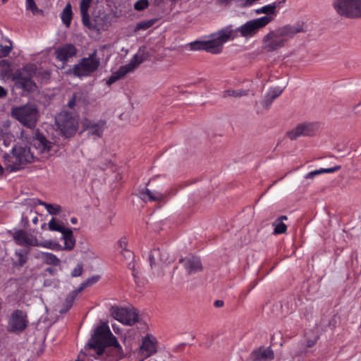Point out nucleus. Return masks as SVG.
<instances>
[{
    "label": "nucleus",
    "instance_id": "1",
    "mask_svg": "<svg viewBox=\"0 0 361 361\" xmlns=\"http://www.w3.org/2000/svg\"><path fill=\"white\" fill-rule=\"evenodd\" d=\"M113 334L107 322L101 321L92 330L90 338L85 345V351H92L96 358L111 361Z\"/></svg>",
    "mask_w": 361,
    "mask_h": 361
},
{
    "label": "nucleus",
    "instance_id": "2",
    "mask_svg": "<svg viewBox=\"0 0 361 361\" xmlns=\"http://www.w3.org/2000/svg\"><path fill=\"white\" fill-rule=\"evenodd\" d=\"M305 32V23L298 21L293 25L287 24L269 31L262 39V49L272 52L283 47L286 43L300 32Z\"/></svg>",
    "mask_w": 361,
    "mask_h": 361
},
{
    "label": "nucleus",
    "instance_id": "3",
    "mask_svg": "<svg viewBox=\"0 0 361 361\" xmlns=\"http://www.w3.org/2000/svg\"><path fill=\"white\" fill-rule=\"evenodd\" d=\"M231 31L229 27H224L210 35L208 40L195 41L190 43V47L193 51H205L212 54L222 52L223 45L229 41Z\"/></svg>",
    "mask_w": 361,
    "mask_h": 361
},
{
    "label": "nucleus",
    "instance_id": "4",
    "mask_svg": "<svg viewBox=\"0 0 361 361\" xmlns=\"http://www.w3.org/2000/svg\"><path fill=\"white\" fill-rule=\"evenodd\" d=\"M273 19L274 18L271 16H262L249 20L235 30L233 29V25H227L226 27H229V30L231 31L229 40H233L237 37L238 33H240L241 37H251L254 36L259 29L268 25Z\"/></svg>",
    "mask_w": 361,
    "mask_h": 361
},
{
    "label": "nucleus",
    "instance_id": "5",
    "mask_svg": "<svg viewBox=\"0 0 361 361\" xmlns=\"http://www.w3.org/2000/svg\"><path fill=\"white\" fill-rule=\"evenodd\" d=\"M4 159L6 169L14 171L19 170L22 165L30 163L33 160V155L30 148L14 146L11 154L5 155Z\"/></svg>",
    "mask_w": 361,
    "mask_h": 361
},
{
    "label": "nucleus",
    "instance_id": "6",
    "mask_svg": "<svg viewBox=\"0 0 361 361\" xmlns=\"http://www.w3.org/2000/svg\"><path fill=\"white\" fill-rule=\"evenodd\" d=\"M11 116L23 126L34 128L39 118L37 109L33 104H25L20 106L13 107Z\"/></svg>",
    "mask_w": 361,
    "mask_h": 361
},
{
    "label": "nucleus",
    "instance_id": "7",
    "mask_svg": "<svg viewBox=\"0 0 361 361\" xmlns=\"http://www.w3.org/2000/svg\"><path fill=\"white\" fill-rule=\"evenodd\" d=\"M97 50H94L87 57L81 59L78 63L73 66L70 73L78 78L91 75L100 66V60L97 56Z\"/></svg>",
    "mask_w": 361,
    "mask_h": 361
},
{
    "label": "nucleus",
    "instance_id": "8",
    "mask_svg": "<svg viewBox=\"0 0 361 361\" xmlns=\"http://www.w3.org/2000/svg\"><path fill=\"white\" fill-rule=\"evenodd\" d=\"M56 123L66 137L75 134L78 128V115L77 112L62 110L56 116Z\"/></svg>",
    "mask_w": 361,
    "mask_h": 361
},
{
    "label": "nucleus",
    "instance_id": "9",
    "mask_svg": "<svg viewBox=\"0 0 361 361\" xmlns=\"http://www.w3.org/2000/svg\"><path fill=\"white\" fill-rule=\"evenodd\" d=\"M12 237L16 244L24 247H43L51 249H56L60 245L58 243H53L51 241L40 243L37 237L25 230L19 229L14 231Z\"/></svg>",
    "mask_w": 361,
    "mask_h": 361
},
{
    "label": "nucleus",
    "instance_id": "10",
    "mask_svg": "<svg viewBox=\"0 0 361 361\" xmlns=\"http://www.w3.org/2000/svg\"><path fill=\"white\" fill-rule=\"evenodd\" d=\"M333 7L341 16L348 18H361V0H335Z\"/></svg>",
    "mask_w": 361,
    "mask_h": 361
},
{
    "label": "nucleus",
    "instance_id": "11",
    "mask_svg": "<svg viewBox=\"0 0 361 361\" xmlns=\"http://www.w3.org/2000/svg\"><path fill=\"white\" fill-rule=\"evenodd\" d=\"M36 68L33 65L25 66L23 69L16 71L13 75V80L17 87L27 92H33L36 85L32 80Z\"/></svg>",
    "mask_w": 361,
    "mask_h": 361
},
{
    "label": "nucleus",
    "instance_id": "12",
    "mask_svg": "<svg viewBox=\"0 0 361 361\" xmlns=\"http://www.w3.org/2000/svg\"><path fill=\"white\" fill-rule=\"evenodd\" d=\"M114 319L125 325L133 326L139 322V312L129 303L114 306Z\"/></svg>",
    "mask_w": 361,
    "mask_h": 361
},
{
    "label": "nucleus",
    "instance_id": "13",
    "mask_svg": "<svg viewBox=\"0 0 361 361\" xmlns=\"http://www.w3.org/2000/svg\"><path fill=\"white\" fill-rule=\"evenodd\" d=\"M28 323L26 312L20 310H16L11 314L8 319L7 331L19 334L27 327Z\"/></svg>",
    "mask_w": 361,
    "mask_h": 361
},
{
    "label": "nucleus",
    "instance_id": "14",
    "mask_svg": "<svg viewBox=\"0 0 361 361\" xmlns=\"http://www.w3.org/2000/svg\"><path fill=\"white\" fill-rule=\"evenodd\" d=\"M157 352V338L151 334H147L146 336L142 337V343L137 350V359L140 361H143Z\"/></svg>",
    "mask_w": 361,
    "mask_h": 361
},
{
    "label": "nucleus",
    "instance_id": "15",
    "mask_svg": "<svg viewBox=\"0 0 361 361\" xmlns=\"http://www.w3.org/2000/svg\"><path fill=\"white\" fill-rule=\"evenodd\" d=\"M145 49L144 47H140L128 64L121 66L117 71L114 72V81L133 71L136 67L145 60Z\"/></svg>",
    "mask_w": 361,
    "mask_h": 361
},
{
    "label": "nucleus",
    "instance_id": "16",
    "mask_svg": "<svg viewBox=\"0 0 361 361\" xmlns=\"http://www.w3.org/2000/svg\"><path fill=\"white\" fill-rule=\"evenodd\" d=\"M318 126L314 123H302L296 126L287 133V136L295 140L301 136H312L317 130Z\"/></svg>",
    "mask_w": 361,
    "mask_h": 361
},
{
    "label": "nucleus",
    "instance_id": "17",
    "mask_svg": "<svg viewBox=\"0 0 361 361\" xmlns=\"http://www.w3.org/2000/svg\"><path fill=\"white\" fill-rule=\"evenodd\" d=\"M82 126L84 130L87 131L89 136L99 137L103 133L105 122L102 121L94 122L89 119H84L82 121Z\"/></svg>",
    "mask_w": 361,
    "mask_h": 361
},
{
    "label": "nucleus",
    "instance_id": "18",
    "mask_svg": "<svg viewBox=\"0 0 361 361\" xmlns=\"http://www.w3.org/2000/svg\"><path fill=\"white\" fill-rule=\"evenodd\" d=\"M52 145L53 143L47 140L39 132L36 133L32 142V147L35 149L39 154H48Z\"/></svg>",
    "mask_w": 361,
    "mask_h": 361
},
{
    "label": "nucleus",
    "instance_id": "19",
    "mask_svg": "<svg viewBox=\"0 0 361 361\" xmlns=\"http://www.w3.org/2000/svg\"><path fill=\"white\" fill-rule=\"evenodd\" d=\"M179 262L183 264L186 271L189 274H192L202 270V265L199 257L195 256H189L182 258Z\"/></svg>",
    "mask_w": 361,
    "mask_h": 361
},
{
    "label": "nucleus",
    "instance_id": "20",
    "mask_svg": "<svg viewBox=\"0 0 361 361\" xmlns=\"http://www.w3.org/2000/svg\"><path fill=\"white\" fill-rule=\"evenodd\" d=\"M77 51V49L73 44H66L62 47H58L55 51V54L56 59L65 64L69 59L76 55Z\"/></svg>",
    "mask_w": 361,
    "mask_h": 361
},
{
    "label": "nucleus",
    "instance_id": "21",
    "mask_svg": "<svg viewBox=\"0 0 361 361\" xmlns=\"http://www.w3.org/2000/svg\"><path fill=\"white\" fill-rule=\"evenodd\" d=\"M156 259H159L161 262L169 264L173 262V257H171L166 250L159 248L153 249L149 254V261L151 268L155 264Z\"/></svg>",
    "mask_w": 361,
    "mask_h": 361
},
{
    "label": "nucleus",
    "instance_id": "22",
    "mask_svg": "<svg viewBox=\"0 0 361 361\" xmlns=\"http://www.w3.org/2000/svg\"><path fill=\"white\" fill-rule=\"evenodd\" d=\"M87 99L82 91H77L73 92L68 99L66 106L76 112L81 106L86 105Z\"/></svg>",
    "mask_w": 361,
    "mask_h": 361
},
{
    "label": "nucleus",
    "instance_id": "23",
    "mask_svg": "<svg viewBox=\"0 0 361 361\" xmlns=\"http://www.w3.org/2000/svg\"><path fill=\"white\" fill-rule=\"evenodd\" d=\"M127 245L128 241L126 238H122L118 242V248L121 249L119 256L125 264H127V262L133 261L135 259L134 253L126 248Z\"/></svg>",
    "mask_w": 361,
    "mask_h": 361
},
{
    "label": "nucleus",
    "instance_id": "24",
    "mask_svg": "<svg viewBox=\"0 0 361 361\" xmlns=\"http://www.w3.org/2000/svg\"><path fill=\"white\" fill-rule=\"evenodd\" d=\"M92 0H81L80 3V10L82 17V24L89 28L92 27L90 15L88 13Z\"/></svg>",
    "mask_w": 361,
    "mask_h": 361
},
{
    "label": "nucleus",
    "instance_id": "25",
    "mask_svg": "<svg viewBox=\"0 0 361 361\" xmlns=\"http://www.w3.org/2000/svg\"><path fill=\"white\" fill-rule=\"evenodd\" d=\"M253 359H258L259 361L272 360L274 357V352L270 348L260 347L257 350L252 353Z\"/></svg>",
    "mask_w": 361,
    "mask_h": 361
},
{
    "label": "nucleus",
    "instance_id": "26",
    "mask_svg": "<svg viewBox=\"0 0 361 361\" xmlns=\"http://www.w3.org/2000/svg\"><path fill=\"white\" fill-rule=\"evenodd\" d=\"M140 197L145 202H159L163 200L164 195L160 191L145 188L140 192Z\"/></svg>",
    "mask_w": 361,
    "mask_h": 361
},
{
    "label": "nucleus",
    "instance_id": "27",
    "mask_svg": "<svg viewBox=\"0 0 361 361\" xmlns=\"http://www.w3.org/2000/svg\"><path fill=\"white\" fill-rule=\"evenodd\" d=\"M63 239L64 240V250H71L75 245V240L73 236V231L70 228H67L62 233Z\"/></svg>",
    "mask_w": 361,
    "mask_h": 361
},
{
    "label": "nucleus",
    "instance_id": "28",
    "mask_svg": "<svg viewBox=\"0 0 361 361\" xmlns=\"http://www.w3.org/2000/svg\"><path fill=\"white\" fill-rule=\"evenodd\" d=\"M42 262L54 267H60L61 260L55 255L50 252H43L42 254Z\"/></svg>",
    "mask_w": 361,
    "mask_h": 361
},
{
    "label": "nucleus",
    "instance_id": "29",
    "mask_svg": "<svg viewBox=\"0 0 361 361\" xmlns=\"http://www.w3.org/2000/svg\"><path fill=\"white\" fill-rule=\"evenodd\" d=\"M61 18L62 22L66 25V26L69 27L73 18L72 8L70 3H68L66 5L65 8L61 13Z\"/></svg>",
    "mask_w": 361,
    "mask_h": 361
},
{
    "label": "nucleus",
    "instance_id": "30",
    "mask_svg": "<svg viewBox=\"0 0 361 361\" xmlns=\"http://www.w3.org/2000/svg\"><path fill=\"white\" fill-rule=\"evenodd\" d=\"M125 345H126V339L123 340ZM130 351V348L126 346V353H124L122 346L120 345L117 339L114 337V358L120 360L123 358L126 354Z\"/></svg>",
    "mask_w": 361,
    "mask_h": 361
},
{
    "label": "nucleus",
    "instance_id": "31",
    "mask_svg": "<svg viewBox=\"0 0 361 361\" xmlns=\"http://www.w3.org/2000/svg\"><path fill=\"white\" fill-rule=\"evenodd\" d=\"M78 293L79 291L76 290L67 295L63 303V307L59 310L61 314H65L69 310V309L72 307L75 297Z\"/></svg>",
    "mask_w": 361,
    "mask_h": 361
},
{
    "label": "nucleus",
    "instance_id": "32",
    "mask_svg": "<svg viewBox=\"0 0 361 361\" xmlns=\"http://www.w3.org/2000/svg\"><path fill=\"white\" fill-rule=\"evenodd\" d=\"M340 169H341V166H336L332 168L320 169L318 170H314V171L307 173L305 176V178L313 179L316 176L320 175L324 173H334L335 171H337Z\"/></svg>",
    "mask_w": 361,
    "mask_h": 361
},
{
    "label": "nucleus",
    "instance_id": "33",
    "mask_svg": "<svg viewBox=\"0 0 361 361\" xmlns=\"http://www.w3.org/2000/svg\"><path fill=\"white\" fill-rule=\"evenodd\" d=\"M255 13L257 14L264 13L267 15L266 16H271V15L276 16L277 15V11L275 10V6L272 3L256 9Z\"/></svg>",
    "mask_w": 361,
    "mask_h": 361
},
{
    "label": "nucleus",
    "instance_id": "34",
    "mask_svg": "<svg viewBox=\"0 0 361 361\" xmlns=\"http://www.w3.org/2000/svg\"><path fill=\"white\" fill-rule=\"evenodd\" d=\"M248 94L247 90H226L222 92V97L226 98L228 97H240Z\"/></svg>",
    "mask_w": 361,
    "mask_h": 361
},
{
    "label": "nucleus",
    "instance_id": "35",
    "mask_svg": "<svg viewBox=\"0 0 361 361\" xmlns=\"http://www.w3.org/2000/svg\"><path fill=\"white\" fill-rule=\"evenodd\" d=\"M48 228L50 231H59L60 233H63L67 228H66L62 222L57 221L54 218H52L49 224Z\"/></svg>",
    "mask_w": 361,
    "mask_h": 361
},
{
    "label": "nucleus",
    "instance_id": "36",
    "mask_svg": "<svg viewBox=\"0 0 361 361\" xmlns=\"http://www.w3.org/2000/svg\"><path fill=\"white\" fill-rule=\"evenodd\" d=\"M273 226H274V234L279 235L285 233L287 231V226L281 221H275L273 223Z\"/></svg>",
    "mask_w": 361,
    "mask_h": 361
},
{
    "label": "nucleus",
    "instance_id": "37",
    "mask_svg": "<svg viewBox=\"0 0 361 361\" xmlns=\"http://www.w3.org/2000/svg\"><path fill=\"white\" fill-rule=\"evenodd\" d=\"M126 266L131 271L132 276L134 277V279L136 281V279L139 278L140 273L137 262L134 259L133 261L127 262Z\"/></svg>",
    "mask_w": 361,
    "mask_h": 361
},
{
    "label": "nucleus",
    "instance_id": "38",
    "mask_svg": "<svg viewBox=\"0 0 361 361\" xmlns=\"http://www.w3.org/2000/svg\"><path fill=\"white\" fill-rule=\"evenodd\" d=\"M16 255L17 257L16 261L14 262L16 265H18L19 267H23L27 262V257L26 256V253L23 250L16 251Z\"/></svg>",
    "mask_w": 361,
    "mask_h": 361
},
{
    "label": "nucleus",
    "instance_id": "39",
    "mask_svg": "<svg viewBox=\"0 0 361 361\" xmlns=\"http://www.w3.org/2000/svg\"><path fill=\"white\" fill-rule=\"evenodd\" d=\"M99 280V276H94L90 279H87L86 281H85L83 283H82L80 286V287L78 288V291L80 292L82 291L84 288L88 287V286H90L93 284H94L95 283H97Z\"/></svg>",
    "mask_w": 361,
    "mask_h": 361
},
{
    "label": "nucleus",
    "instance_id": "40",
    "mask_svg": "<svg viewBox=\"0 0 361 361\" xmlns=\"http://www.w3.org/2000/svg\"><path fill=\"white\" fill-rule=\"evenodd\" d=\"M283 90L284 88H281L280 87H271L268 90L267 94L271 97V99H275L282 94Z\"/></svg>",
    "mask_w": 361,
    "mask_h": 361
},
{
    "label": "nucleus",
    "instance_id": "41",
    "mask_svg": "<svg viewBox=\"0 0 361 361\" xmlns=\"http://www.w3.org/2000/svg\"><path fill=\"white\" fill-rule=\"evenodd\" d=\"M45 208L49 214L51 215H57L62 211L61 207L59 204H45Z\"/></svg>",
    "mask_w": 361,
    "mask_h": 361
},
{
    "label": "nucleus",
    "instance_id": "42",
    "mask_svg": "<svg viewBox=\"0 0 361 361\" xmlns=\"http://www.w3.org/2000/svg\"><path fill=\"white\" fill-rule=\"evenodd\" d=\"M149 6L148 0H138L134 4V8L136 11H142Z\"/></svg>",
    "mask_w": 361,
    "mask_h": 361
},
{
    "label": "nucleus",
    "instance_id": "43",
    "mask_svg": "<svg viewBox=\"0 0 361 361\" xmlns=\"http://www.w3.org/2000/svg\"><path fill=\"white\" fill-rule=\"evenodd\" d=\"M274 99H271V97H269L268 94H265L264 99L261 102V105L266 110H268L271 106V104L274 102Z\"/></svg>",
    "mask_w": 361,
    "mask_h": 361
},
{
    "label": "nucleus",
    "instance_id": "44",
    "mask_svg": "<svg viewBox=\"0 0 361 361\" xmlns=\"http://www.w3.org/2000/svg\"><path fill=\"white\" fill-rule=\"evenodd\" d=\"M126 173V169L123 168H119L116 169V175L114 176V182L117 183L123 181Z\"/></svg>",
    "mask_w": 361,
    "mask_h": 361
},
{
    "label": "nucleus",
    "instance_id": "45",
    "mask_svg": "<svg viewBox=\"0 0 361 361\" xmlns=\"http://www.w3.org/2000/svg\"><path fill=\"white\" fill-rule=\"evenodd\" d=\"M26 8L30 10L33 14L39 11L34 0H26Z\"/></svg>",
    "mask_w": 361,
    "mask_h": 361
},
{
    "label": "nucleus",
    "instance_id": "46",
    "mask_svg": "<svg viewBox=\"0 0 361 361\" xmlns=\"http://www.w3.org/2000/svg\"><path fill=\"white\" fill-rule=\"evenodd\" d=\"M57 272H58V270L56 268V267H49L43 270L42 275L44 276H47L48 274H49L51 276H55V275H56Z\"/></svg>",
    "mask_w": 361,
    "mask_h": 361
},
{
    "label": "nucleus",
    "instance_id": "47",
    "mask_svg": "<svg viewBox=\"0 0 361 361\" xmlns=\"http://www.w3.org/2000/svg\"><path fill=\"white\" fill-rule=\"evenodd\" d=\"M83 271L82 264H78L77 267L71 272L72 277H78L81 276Z\"/></svg>",
    "mask_w": 361,
    "mask_h": 361
},
{
    "label": "nucleus",
    "instance_id": "48",
    "mask_svg": "<svg viewBox=\"0 0 361 361\" xmlns=\"http://www.w3.org/2000/svg\"><path fill=\"white\" fill-rule=\"evenodd\" d=\"M153 25V21H142L137 25V29L146 30Z\"/></svg>",
    "mask_w": 361,
    "mask_h": 361
},
{
    "label": "nucleus",
    "instance_id": "49",
    "mask_svg": "<svg viewBox=\"0 0 361 361\" xmlns=\"http://www.w3.org/2000/svg\"><path fill=\"white\" fill-rule=\"evenodd\" d=\"M11 50V47H0V58L5 57L8 56Z\"/></svg>",
    "mask_w": 361,
    "mask_h": 361
},
{
    "label": "nucleus",
    "instance_id": "50",
    "mask_svg": "<svg viewBox=\"0 0 361 361\" xmlns=\"http://www.w3.org/2000/svg\"><path fill=\"white\" fill-rule=\"evenodd\" d=\"M37 212L30 209L29 212V215L32 217V221L33 224L36 225L38 223V218L36 216Z\"/></svg>",
    "mask_w": 361,
    "mask_h": 361
},
{
    "label": "nucleus",
    "instance_id": "51",
    "mask_svg": "<svg viewBox=\"0 0 361 361\" xmlns=\"http://www.w3.org/2000/svg\"><path fill=\"white\" fill-rule=\"evenodd\" d=\"M58 281L56 280V279H54V280H51V279H45L44 281V285L45 286H51L52 285H54L56 286V283H57Z\"/></svg>",
    "mask_w": 361,
    "mask_h": 361
},
{
    "label": "nucleus",
    "instance_id": "52",
    "mask_svg": "<svg viewBox=\"0 0 361 361\" xmlns=\"http://www.w3.org/2000/svg\"><path fill=\"white\" fill-rule=\"evenodd\" d=\"M21 223H22L23 227L27 228L29 225L28 216L23 214L22 218H21Z\"/></svg>",
    "mask_w": 361,
    "mask_h": 361
},
{
    "label": "nucleus",
    "instance_id": "53",
    "mask_svg": "<svg viewBox=\"0 0 361 361\" xmlns=\"http://www.w3.org/2000/svg\"><path fill=\"white\" fill-rule=\"evenodd\" d=\"M286 0H277L272 4L275 6V10L276 11L277 8L282 7L283 4L286 3Z\"/></svg>",
    "mask_w": 361,
    "mask_h": 361
},
{
    "label": "nucleus",
    "instance_id": "54",
    "mask_svg": "<svg viewBox=\"0 0 361 361\" xmlns=\"http://www.w3.org/2000/svg\"><path fill=\"white\" fill-rule=\"evenodd\" d=\"M233 0H216V3L220 5H228Z\"/></svg>",
    "mask_w": 361,
    "mask_h": 361
},
{
    "label": "nucleus",
    "instance_id": "55",
    "mask_svg": "<svg viewBox=\"0 0 361 361\" xmlns=\"http://www.w3.org/2000/svg\"><path fill=\"white\" fill-rule=\"evenodd\" d=\"M7 95V91L1 86H0V98L5 97Z\"/></svg>",
    "mask_w": 361,
    "mask_h": 361
},
{
    "label": "nucleus",
    "instance_id": "56",
    "mask_svg": "<svg viewBox=\"0 0 361 361\" xmlns=\"http://www.w3.org/2000/svg\"><path fill=\"white\" fill-rule=\"evenodd\" d=\"M224 302L223 300H217L214 302V305L216 307H223Z\"/></svg>",
    "mask_w": 361,
    "mask_h": 361
},
{
    "label": "nucleus",
    "instance_id": "57",
    "mask_svg": "<svg viewBox=\"0 0 361 361\" xmlns=\"http://www.w3.org/2000/svg\"><path fill=\"white\" fill-rule=\"evenodd\" d=\"M112 83H113V74H112L111 76H109V79H108V80H107V81H106V84H107L108 85H111Z\"/></svg>",
    "mask_w": 361,
    "mask_h": 361
},
{
    "label": "nucleus",
    "instance_id": "58",
    "mask_svg": "<svg viewBox=\"0 0 361 361\" xmlns=\"http://www.w3.org/2000/svg\"><path fill=\"white\" fill-rule=\"evenodd\" d=\"M287 219H288V218H287V216H281L279 218H278V219H276V221H282V222H283V221H284V220H287Z\"/></svg>",
    "mask_w": 361,
    "mask_h": 361
},
{
    "label": "nucleus",
    "instance_id": "59",
    "mask_svg": "<svg viewBox=\"0 0 361 361\" xmlns=\"http://www.w3.org/2000/svg\"><path fill=\"white\" fill-rule=\"evenodd\" d=\"M71 222L72 224H76V223L78 222V220H77V219H76L75 217H72V218L71 219Z\"/></svg>",
    "mask_w": 361,
    "mask_h": 361
},
{
    "label": "nucleus",
    "instance_id": "60",
    "mask_svg": "<svg viewBox=\"0 0 361 361\" xmlns=\"http://www.w3.org/2000/svg\"><path fill=\"white\" fill-rule=\"evenodd\" d=\"M39 204L45 207V204H49V203H47V202H44L42 201H39Z\"/></svg>",
    "mask_w": 361,
    "mask_h": 361
},
{
    "label": "nucleus",
    "instance_id": "61",
    "mask_svg": "<svg viewBox=\"0 0 361 361\" xmlns=\"http://www.w3.org/2000/svg\"><path fill=\"white\" fill-rule=\"evenodd\" d=\"M4 173V168L0 165V174H3Z\"/></svg>",
    "mask_w": 361,
    "mask_h": 361
},
{
    "label": "nucleus",
    "instance_id": "62",
    "mask_svg": "<svg viewBox=\"0 0 361 361\" xmlns=\"http://www.w3.org/2000/svg\"><path fill=\"white\" fill-rule=\"evenodd\" d=\"M45 226H46V224H44L42 226V229H44V228H45Z\"/></svg>",
    "mask_w": 361,
    "mask_h": 361
},
{
    "label": "nucleus",
    "instance_id": "63",
    "mask_svg": "<svg viewBox=\"0 0 361 361\" xmlns=\"http://www.w3.org/2000/svg\"><path fill=\"white\" fill-rule=\"evenodd\" d=\"M114 331L115 333H116V334L118 333V331H116V329L115 326H114Z\"/></svg>",
    "mask_w": 361,
    "mask_h": 361
},
{
    "label": "nucleus",
    "instance_id": "64",
    "mask_svg": "<svg viewBox=\"0 0 361 361\" xmlns=\"http://www.w3.org/2000/svg\"><path fill=\"white\" fill-rule=\"evenodd\" d=\"M8 0H2V1L4 3L6 1H7Z\"/></svg>",
    "mask_w": 361,
    "mask_h": 361
}]
</instances>
